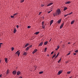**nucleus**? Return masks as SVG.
Masks as SVG:
<instances>
[{"label": "nucleus", "instance_id": "nucleus-17", "mask_svg": "<svg viewBox=\"0 0 78 78\" xmlns=\"http://www.w3.org/2000/svg\"><path fill=\"white\" fill-rule=\"evenodd\" d=\"M59 55V53H58L57 55L55 57V58H57V57H58Z\"/></svg>", "mask_w": 78, "mask_h": 78}, {"label": "nucleus", "instance_id": "nucleus-42", "mask_svg": "<svg viewBox=\"0 0 78 78\" xmlns=\"http://www.w3.org/2000/svg\"><path fill=\"white\" fill-rule=\"evenodd\" d=\"M41 13H42V12H39V15H41Z\"/></svg>", "mask_w": 78, "mask_h": 78}, {"label": "nucleus", "instance_id": "nucleus-53", "mask_svg": "<svg viewBox=\"0 0 78 78\" xmlns=\"http://www.w3.org/2000/svg\"><path fill=\"white\" fill-rule=\"evenodd\" d=\"M55 50H58V48H56V49H55Z\"/></svg>", "mask_w": 78, "mask_h": 78}, {"label": "nucleus", "instance_id": "nucleus-28", "mask_svg": "<svg viewBox=\"0 0 78 78\" xmlns=\"http://www.w3.org/2000/svg\"><path fill=\"white\" fill-rule=\"evenodd\" d=\"M73 14V12H72L71 13L68 14V15H70V14Z\"/></svg>", "mask_w": 78, "mask_h": 78}, {"label": "nucleus", "instance_id": "nucleus-50", "mask_svg": "<svg viewBox=\"0 0 78 78\" xmlns=\"http://www.w3.org/2000/svg\"><path fill=\"white\" fill-rule=\"evenodd\" d=\"M42 28H45V27H44V26H42Z\"/></svg>", "mask_w": 78, "mask_h": 78}, {"label": "nucleus", "instance_id": "nucleus-22", "mask_svg": "<svg viewBox=\"0 0 78 78\" xmlns=\"http://www.w3.org/2000/svg\"><path fill=\"white\" fill-rule=\"evenodd\" d=\"M27 52H25L23 54V55H27Z\"/></svg>", "mask_w": 78, "mask_h": 78}, {"label": "nucleus", "instance_id": "nucleus-51", "mask_svg": "<svg viewBox=\"0 0 78 78\" xmlns=\"http://www.w3.org/2000/svg\"><path fill=\"white\" fill-rule=\"evenodd\" d=\"M76 53H74L73 54V55H76Z\"/></svg>", "mask_w": 78, "mask_h": 78}, {"label": "nucleus", "instance_id": "nucleus-33", "mask_svg": "<svg viewBox=\"0 0 78 78\" xmlns=\"http://www.w3.org/2000/svg\"><path fill=\"white\" fill-rule=\"evenodd\" d=\"M75 53H77V52H78V50H76L75 51Z\"/></svg>", "mask_w": 78, "mask_h": 78}, {"label": "nucleus", "instance_id": "nucleus-37", "mask_svg": "<svg viewBox=\"0 0 78 78\" xmlns=\"http://www.w3.org/2000/svg\"><path fill=\"white\" fill-rule=\"evenodd\" d=\"M57 48L58 49H59V46H58L57 47Z\"/></svg>", "mask_w": 78, "mask_h": 78}, {"label": "nucleus", "instance_id": "nucleus-24", "mask_svg": "<svg viewBox=\"0 0 78 78\" xmlns=\"http://www.w3.org/2000/svg\"><path fill=\"white\" fill-rule=\"evenodd\" d=\"M43 71H41L39 72V74H42V73H43Z\"/></svg>", "mask_w": 78, "mask_h": 78}, {"label": "nucleus", "instance_id": "nucleus-1", "mask_svg": "<svg viewBox=\"0 0 78 78\" xmlns=\"http://www.w3.org/2000/svg\"><path fill=\"white\" fill-rule=\"evenodd\" d=\"M61 11L59 9H58L56 12L55 13V14H56V16H58V15H59V14H61Z\"/></svg>", "mask_w": 78, "mask_h": 78}, {"label": "nucleus", "instance_id": "nucleus-49", "mask_svg": "<svg viewBox=\"0 0 78 78\" xmlns=\"http://www.w3.org/2000/svg\"><path fill=\"white\" fill-rule=\"evenodd\" d=\"M2 74L0 75V77L1 78L2 77Z\"/></svg>", "mask_w": 78, "mask_h": 78}, {"label": "nucleus", "instance_id": "nucleus-26", "mask_svg": "<svg viewBox=\"0 0 78 78\" xmlns=\"http://www.w3.org/2000/svg\"><path fill=\"white\" fill-rule=\"evenodd\" d=\"M53 11V10H51L50 11H49V12H48V14H49V13H50V12H51V11Z\"/></svg>", "mask_w": 78, "mask_h": 78}, {"label": "nucleus", "instance_id": "nucleus-6", "mask_svg": "<svg viewBox=\"0 0 78 78\" xmlns=\"http://www.w3.org/2000/svg\"><path fill=\"white\" fill-rule=\"evenodd\" d=\"M16 54H17V55H18V56L19 55H20V52L19 51H18L16 53Z\"/></svg>", "mask_w": 78, "mask_h": 78}, {"label": "nucleus", "instance_id": "nucleus-34", "mask_svg": "<svg viewBox=\"0 0 78 78\" xmlns=\"http://www.w3.org/2000/svg\"><path fill=\"white\" fill-rule=\"evenodd\" d=\"M68 15H69L68 14H67V15H65L64 16V17H66V16H67Z\"/></svg>", "mask_w": 78, "mask_h": 78}, {"label": "nucleus", "instance_id": "nucleus-46", "mask_svg": "<svg viewBox=\"0 0 78 78\" xmlns=\"http://www.w3.org/2000/svg\"><path fill=\"white\" fill-rule=\"evenodd\" d=\"M53 53H54V52H53V51L51 53V54L52 55V54H53Z\"/></svg>", "mask_w": 78, "mask_h": 78}, {"label": "nucleus", "instance_id": "nucleus-23", "mask_svg": "<svg viewBox=\"0 0 78 78\" xmlns=\"http://www.w3.org/2000/svg\"><path fill=\"white\" fill-rule=\"evenodd\" d=\"M39 32H36L35 34H36L37 35V34H39Z\"/></svg>", "mask_w": 78, "mask_h": 78}, {"label": "nucleus", "instance_id": "nucleus-16", "mask_svg": "<svg viewBox=\"0 0 78 78\" xmlns=\"http://www.w3.org/2000/svg\"><path fill=\"white\" fill-rule=\"evenodd\" d=\"M29 48H30V47H27L26 49V51L28 50H29Z\"/></svg>", "mask_w": 78, "mask_h": 78}, {"label": "nucleus", "instance_id": "nucleus-14", "mask_svg": "<svg viewBox=\"0 0 78 78\" xmlns=\"http://www.w3.org/2000/svg\"><path fill=\"white\" fill-rule=\"evenodd\" d=\"M66 4H69V3H70V2L68 1L65 3Z\"/></svg>", "mask_w": 78, "mask_h": 78}, {"label": "nucleus", "instance_id": "nucleus-60", "mask_svg": "<svg viewBox=\"0 0 78 78\" xmlns=\"http://www.w3.org/2000/svg\"><path fill=\"white\" fill-rule=\"evenodd\" d=\"M55 59H56V57L55 58Z\"/></svg>", "mask_w": 78, "mask_h": 78}, {"label": "nucleus", "instance_id": "nucleus-19", "mask_svg": "<svg viewBox=\"0 0 78 78\" xmlns=\"http://www.w3.org/2000/svg\"><path fill=\"white\" fill-rule=\"evenodd\" d=\"M75 22V21L74 20H73L72 21H71V24H73V23H74V22Z\"/></svg>", "mask_w": 78, "mask_h": 78}, {"label": "nucleus", "instance_id": "nucleus-47", "mask_svg": "<svg viewBox=\"0 0 78 78\" xmlns=\"http://www.w3.org/2000/svg\"><path fill=\"white\" fill-rule=\"evenodd\" d=\"M53 15H54V16H56V14H55H55H53Z\"/></svg>", "mask_w": 78, "mask_h": 78}, {"label": "nucleus", "instance_id": "nucleus-9", "mask_svg": "<svg viewBox=\"0 0 78 78\" xmlns=\"http://www.w3.org/2000/svg\"><path fill=\"white\" fill-rule=\"evenodd\" d=\"M53 20H51L50 23V25H51L53 23Z\"/></svg>", "mask_w": 78, "mask_h": 78}, {"label": "nucleus", "instance_id": "nucleus-10", "mask_svg": "<svg viewBox=\"0 0 78 78\" xmlns=\"http://www.w3.org/2000/svg\"><path fill=\"white\" fill-rule=\"evenodd\" d=\"M48 44V42L46 41V42H44V45H47Z\"/></svg>", "mask_w": 78, "mask_h": 78}, {"label": "nucleus", "instance_id": "nucleus-8", "mask_svg": "<svg viewBox=\"0 0 78 78\" xmlns=\"http://www.w3.org/2000/svg\"><path fill=\"white\" fill-rule=\"evenodd\" d=\"M62 70H60L58 72V74H61V73H62Z\"/></svg>", "mask_w": 78, "mask_h": 78}, {"label": "nucleus", "instance_id": "nucleus-2", "mask_svg": "<svg viewBox=\"0 0 78 78\" xmlns=\"http://www.w3.org/2000/svg\"><path fill=\"white\" fill-rule=\"evenodd\" d=\"M12 73L13 75H16V73H17V71L16 70L13 71L12 72Z\"/></svg>", "mask_w": 78, "mask_h": 78}, {"label": "nucleus", "instance_id": "nucleus-4", "mask_svg": "<svg viewBox=\"0 0 78 78\" xmlns=\"http://www.w3.org/2000/svg\"><path fill=\"white\" fill-rule=\"evenodd\" d=\"M37 51V49H36L35 50H34V51L32 52V54H34L35 53L36 51Z\"/></svg>", "mask_w": 78, "mask_h": 78}, {"label": "nucleus", "instance_id": "nucleus-25", "mask_svg": "<svg viewBox=\"0 0 78 78\" xmlns=\"http://www.w3.org/2000/svg\"><path fill=\"white\" fill-rule=\"evenodd\" d=\"M25 0H21V3H23V2H24Z\"/></svg>", "mask_w": 78, "mask_h": 78}, {"label": "nucleus", "instance_id": "nucleus-11", "mask_svg": "<svg viewBox=\"0 0 78 78\" xmlns=\"http://www.w3.org/2000/svg\"><path fill=\"white\" fill-rule=\"evenodd\" d=\"M61 20H59L57 21V23H61Z\"/></svg>", "mask_w": 78, "mask_h": 78}, {"label": "nucleus", "instance_id": "nucleus-48", "mask_svg": "<svg viewBox=\"0 0 78 78\" xmlns=\"http://www.w3.org/2000/svg\"><path fill=\"white\" fill-rule=\"evenodd\" d=\"M32 45H30V46L29 47V48H30V47H32Z\"/></svg>", "mask_w": 78, "mask_h": 78}, {"label": "nucleus", "instance_id": "nucleus-5", "mask_svg": "<svg viewBox=\"0 0 78 78\" xmlns=\"http://www.w3.org/2000/svg\"><path fill=\"white\" fill-rule=\"evenodd\" d=\"M43 42H41V43L38 45L39 47L40 46H42V45H43Z\"/></svg>", "mask_w": 78, "mask_h": 78}, {"label": "nucleus", "instance_id": "nucleus-35", "mask_svg": "<svg viewBox=\"0 0 78 78\" xmlns=\"http://www.w3.org/2000/svg\"><path fill=\"white\" fill-rule=\"evenodd\" d=\"M49 4H50V5H53V3L51 2V3H49Z\"/></svg>", "mask_w": 78, "mask_h": 78}, {"label": "nucleus", "instance_id": "nucleus-29", "mask_svg": "<svg viewBox=\"0 0 78 78\" xmlns=\"http://www.w3.org/2000/svg\"><path fill=\"white\" fill-rule=\"evenodd\" d=\"M14 50V48L12 47V51H13Z\"/></svg>", "mask_w": 78, "mask_h": 78}, {"label": "nucleus", "instance_id": "nucleus-38", "mask_svg": "<svg viewBox=\"0 0 78 78\" xmlns=\"http://www.w3.org/2000/svg\"><path fill=\"white\" fill-rule=\"evenodd\" d=\"M17 13H16L13 15V16H16V15H17Z\"/></svg>", "mask_w": 78, "mask_h": 78}, {"label": "nucleus", "instance_id": "nucleus-41", "mask_svg": "<svg viewBox=\"0 0 78 78\" xmlns=\"http://www.w3.org/2000/svg\"><path fill=\"white\" fill-rule=\"evenodd\" d=\"M70 53L69 52L68 53V54L67 55H70Z\"/></svg>", "mask_w": 78, "mask_h": 78}, {"label": "nucleus", "instance_id": "nucleus-31", "mask_svg": "<svg viewBox=\"0 0 78 78\" xmlns=\"http://www.w3.org/2000/svg\"><path fill=\"white\" fill-rule=\"evenodd\" d=\"M56 56V54H55L52 57V58H54V57H55Z\"/></svg>", "mask_w": 78, "mask_h": 78}, {"label": "nucleus", "instance_id": "nucleus-40", "mask_svg": "<svg viewBox=\"0 0 78 78\" xmlns=\"http://www.w3.org/2000/svg\"><path fill=\"white\" fill-rule=\"evenodd\" d=\"M44 6V4H41V6H42V7H43V6Z\"/></svg>", "mask_w": 78, "mask_h": 78}, {"label": "nucleus", "instance_id": "nucleus-7", "mask_svg": "<svg viewBox=\"0 0 78 78\" xmlns=\"http://www.w3.org/2000/svg\"><path fill=\"white\" fill-rule=\"evenodd\" d=\"M21 73H20V71H18L17 73V75H20V74Z\"/></svg>", "mask_w": 78, "mask_h": 78}, {"label": "nucleus", "instance_id": "nucleus-57", "mask_svg": "<svg viewBox=\"0 0 78 78\" xmlns=\"http://www.w3.org/2000/svg\"><path fill=\"white\" fill-rule=\"evenodd\" d=\"M51 39L49 40V42H50V41H51Z\"/></svg>", "mask_w": 78, "mask_h": 78}, {"label": "nucleus", "instance_id": "nucleus-54", "mask_svg": "<svg viewBox=\"0 0 78 78\" xmlns=\"http://www.w3.org/2000/svg\"><path fill=\"white\" fill-rule=\"evenodd\" d=\"M18 78H22V77H21V76H20V77H19Z\"/></svg>", "mask_w": 78, "mask_h": 78}, {"label": "nucleus", "instance_id": "nucleus-44", "mask_svg": "<svg viewBox=\"0 0 78 78\" xmlns=\"http://www.w3.org/2000/svg\"><path fill=\"white\" fill-rule=\"evenodd\" d=\"M11 18H14V16H11Z\"/></svg>", "mask_w": 78, "mask_h": 78}, {"label": "nucleus", "instance_id": "nucleus-52", "mask_svg": "<svg viewBox=\"0 0 78 78\" xmlns=\"http://www.w3.org/2000/svg\"><path fill=\"white\" fill-rule=\"evenodd\" d=\"M70 44V42H69L68 43V44Z\"/></svg>", "mask_w": 78, "mask_h": 78}, {"label": "nucleus", "instance_id": "nucleus-58", "mask_svg": "<svg viewBox=\"0 0 78 78\" xmlns=\"http://www.w3.org/2000/svg\"><path fill=\"white\" fill-rule=\"evenodd\" d=\"M1 62V60H0V63Z\"/></svg>", "mask_w": 78, "mask_h": 78}, {"label": "nucleus", "instance_id": "nucleus-59", "mask_svg": "<svg viewBox=\"0 0 78 78\" xmlns=\"http://www.w3.org/2000/svg\"><path fill=\"white\" fill-rule=\"evenodd\" d=\"M43 26H44V24H42Z\"/></svg>", "mask_w": 78, "mask_h": 78}, {"label": "nucleus", "instance_id": "nucleus-55", "mask_svg": "<svg viewBox=\"0 0 78 78\" xmlns=\"http://www.w3.org/2000/svg\"><path fill=\"white\" fill-rule=\"evenodd\" d=\"M68 62H68V61H67L66 62V63H68Z\"/></svg>", "mask_w": 78, "mask_h": 78}, {"label": "nucleus", "instance_id": "nucleus-27", "mask_svg": "<svg viewBox=\"0 0 78 78\" xmlns=\"http://www.w3.org/2000/svg\"><path fill=\"white\" fill-rule=\"evenodd\" d=\"M71 72H70V71H69V72H68L67 73L68 74H70V73Z\"/></svg>", "mask_w": 78, "mask_h": 78}, {"label": "nucleus", "instance_id": "nucleus-32", "mask_svg": "<svg viewBox=\"0 0 78 78\" xmlns=\"http://www.w3.org/2000/svg\"><path fill=\"white\" fill-rule=\"evenodd\" d=\"M47 49V48H45V51H46Z\"/></svg>", "mask_w": 78, "mask_h": 78}, {"label": "nucleus", "instance_id": "nucleus-30", "mask_svg": "<svg viewBox=\"0 0 78 78\" xmlns=\"http://www.w3.org/2000/svg\"><path fill=\"white\" fill-rule=\"evenodd\" d=\"M31 28V26H28L27 27V28H28V29H29V28Z\"/></svg>", "mask_w": 78, "mask_h": 78}, {"label": "nucleus", "instance_id": "nucleus-18", "mask_svg": "<svg viewBox=\"0 0 78 78\" xmlns=\"http://www.w3.org/2000/svg\"><path fill=\"white\" fill-rule=\"evenodd\" d=\"M61 61V58H60V59L58 61V63H59Z\"/></svg>", "mask_w": 78, "mask_h": 78}, {"label": "nucleus", "instance_id": "nucleus-3", "mask_svg": "<svg viewBox=\"0 0 78 78\" xmlns=\"http://www.w3.org/2000/svg\"><path fill=\"white\" fill-rule=\"evenodd\" d=\"M64 23H63L61 25L60 27V29H61V28L63 27V26H64Z\"/></svg>", "mask_w": 78, "mask_h": 78}, {"label": "nucleus", "instance_id": "nucleus-21", "mask_svg": "<svg viewBox=\"0 0 78 78\" xmlns=\"http://www.w3.org/2000/svg\"><path fill=\"white\" fill-rule=\"evenodd\" d=\"M28 45H29V44H27L25 45V47H27V46H28Z\"/></svg>", "mask_w": 78, "mask_h": 78}, {"label": "nucleus", "instance_id": "nucleus-15", "mask_svg": "<svg viewBox=\"0 0 78 78\" xmlns=\"http://www.w3.org/2000/svg\"><path fill=\"white\" fill-rule=\"evenodd\" d=\"M5 61L6 62H7V61H8V59L6 58H5Z\"/></svg>", "mask_w": 78, "mask_h": 78}, {"label": "nucleus", "instance_id": "nucleus-56", "mask_svg": "<svg viewBox=\"0 0 78 78\" xmlns=\"http://www.w3.org/2000/svg\"><path fill=\"white\" fill-rule=\"evenodd\" d=\"M47 56H49V55L48 54L47 55Z\"/></svg>", "mask_w": 78, "mask_h": 78}, {"label": "nucleus", "instance_id": "nucleus-36", "mask_svg": "<svg viewBox=\"0 0 78 78\" xmlns=\"http://www.w3.org/2000/svg\"><path fill=\"white\" fill-rule=\"evenodd\" d=\"M2 44H3V43H0V47H1L2 46Z\"/></svg>", "mask_w": 78, "mask_h": 78}, {"label": "nucleus", "instance_id": "nucleus-45", "mask_svg": "<svg viewBox=\"0 0 78 78\" xmlns=\"http://www.w3.org/2000/svg\"><path fill=\"white\" fill-rule=\"evenodd\" d=\"M16 27L17 28H19V26H18V25H16Z\"/></svg>", "mask_w": 78, "mask_h": 78}, {"label": "nucleus", "instance_id": "nucleus-43", "mask_svg": "<svg viewBox=\"0 0 78 78\" xmlns=\"http://www.w3.org/2000/svg\"><path fill=\"white\" fill-rule=\"evenodd\" d=\"M44 22L43 21V22H42V25H44Z\"/></svg>", "mask_w": 78, "mask_h": 78}, {"label": "nucleus", "instance_id": "nucleus-39", "mask_svg": "<svg viewBox=\"0 0 78 78\" xmlns=\"http://www.w3.org/2000/svg\"><path fill=\"white\" fill-rule=\"evenodd\" d=\"M47 6H51L50 5V4H48L47 5Z\"/></svg>", "mask_w": 78, "mask_h": 78}, {"label": "nucleus", "instance_id": "nucleus-13", "mask_svg": "<svg viewBox=\"0 0 78 78\" xmlns=\"http://www.w3.org/2000/svg\"><path fill=\"white\" fill-rule=\"evenodd\" d=\"M9 70H7V71L6 74L7 75H8V74H9Z\"/></svg>", "mask_w": 78, "mask_h": 78}, {"label": "nucleus", "instance_id": "nucleus-20", "mask_svg": "<svg viewBox=\"0 0 78 78\" xmlns=\"http://www.w3.org/2000/svg\"><path fill=\"white\" fill-rule=\"evenodd\" d=\"M67 9V7H64V11H66V9Z\"/></svg>", "mask_w": 78, "mask_h": 78}, {"label": "nucleus", "instance_id": "nucleus-12", "mask_svg": "<svg viewBox=\"0 0 78 78\" xmlns=\"http://www.w3.org/2000/svg\"><path fill=\"white\" fill-rule=\"evenodd\" d=\"M16 31H17V30H16V29H14V30L13 31L14 33H16Z\"/></svg>", "mask_w": 78, "mask_h": 78}]
</instances>
